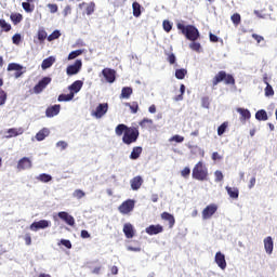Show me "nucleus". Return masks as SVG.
Wrapping results in <instances>:
<instances>
[{
  "label": "nucleus",
  "instance_id": "obj_42",
  "mask_svg": "<svg viewBox=\"0 0 277 277\" xmlns=\"http://www.w3.org/2000/svg\"><path fill=\"white\" fill-rule=\"evenodd\" d=\"M226 129H228V121H224L219 128H217V135L222 136L226 133Z\"/></svg>",
  "mask_w": 277,
  "mask_h": 277
},
{
  "label": "nucleus",
  "instance_id": "obj_62",
  "mask_svg": "<svg viewBox=\"0 0 277 277\" xmlns=\"http://www.w3.org/2000/svg\"><path fill=\"white\" fill-rule=\"evenodd\" d=\"M200 43H198V42H193V43H190L189 44V48L193 50V51H200Z\"/></svg>",
  "mask_w": 277,
  "mask_h": 277
},
{
  "label": "nucleus",
  "instance_id": "obj_19",
  "mask_svg": "<svg viewBox=\"0 0 277 277\" xmlns=\"http://www.w3.org/2000/svg\"><path fill=\"white\" fill-rule=\"evenodd\" d=\"M160 217L161 220H164V222L169 223V228H174V224H176L174 215H172L170 212H162Z\"/></svg>",
  "mask_w": 277,
  "mask_h": 277
},
{
  "label": "nucleus",
  "instance_id": "obj_46",
  "mask_svg": "<svg viewBox=\"0 0 277 277\" xmlns=\"http://www.w3.org/2000/svg\"><path fill=\"white\" fill-rule=\"evenodd\" d=\"M79 55H83V50H76L69 53L68 60H76Z\"/></svg>",
  "mask_w": 277,
  "mask_h": 277
},
{
  "label": "nucleus",
  "instance_id": "obj_3",
  "mask_svg": "<svg viewBox=\"0 0 277 277\" xmlns=\"http://www.w3.org/2000/svg\"><path fill=\"white\" fill-rule=\"evenodd\" d=\"M224 81L225 85H235V77L230 74H226L225 70L219 71L212 79V85L215 87Z\"/></svg>",
  "mask_w": 277,
  "mask_h": 277
},
{
  "label": "nucleus",
  "instance_id": "obj_59",
  "mask_svg": "<svg viewBox=\"0 0 277 277\" xmlns=\"http://www.w3.org/2000/svg\"><path fill=\"white\" fill-rule=\"evenodd\" d=\"M68 14H72V8L70 5H66L63 10V16L66 18Z\"/></svg>",
  "mask_w": 277,
  "mask_h": 277
},
{
  "label": "nucleus",
  "instance_id": "obj_26",
  "mask_svg": "<svg viewBox=\"0 0 277 277\" xmlns=\"http://www.w3.org/2000/svg\"><path fill=\"white\" fill-rule=\"evenodd\" d=\"M225 189L229 198H232L233 200H237V198H239V188L226 186Z\"/></svg>",
  "mask_w": 277,
  "mask_h": 277
},
{
  "label": "nucleus",
  "instance_id": "obj_56",
  "mask_svg": "<svg viewBox=\"0 0 277 277\" xmlns=\"http://www.w3.org/2000/svg\"><path fill=\"white\" fill-rule=\"evenodd\" d=\"M214 175H215V182L216 183H220V182L224 181V174L222 173V171H215Z\"/></svg>",
  "mask_w": 277,
  "mask_h": 277
},
{
  "label": "nucleus",
  "instance_id": "obj_9",
  "mask_svg": "<svg viewBox=\"0 0 277 277\" xmlns=\"http://www.w3.org/2000/svg\"><path fill=\"white\" fill-rule=\"evenodd\" d=\"M51 83V77H43L35 87H34V93L35 94H40L47 85Z\"/></svg>",
  "mask_w": 277,
  "mask_h": 277
},
{
  "label": "nucleus",
  "instance_id": "obj_4",
  "mask_svg": "<svg viewBox=\"0 0 277 277\" xmlns=\"http://www.w3.org/2000/svg\"><path fill=\"white\" fill-rule=\"evenodd\" d=\"M137 137H140V130L135 127H130V129L123 134L122 142L127 144V146H131V144H135L137 142Z\"/></svg>",
  "mask_w": 277,
  "mask_h": 277
},
{
  "label": "nucleus",
  "instance_id": "obj_7",
  "mask_svg": "<svg viewBox=\"0 0 277 277\" xmlns=\"http://www.w3.org/2000/svg\"><path fill=\"white\" fill-rule=\"evenodd\" d=\"M214 213H217V205L215 203L208 205L201 212L202 220H211Z\"/></svg>",
  "mask_w": 277,
  "mask_h": 277
},
{
  "label": "nucleus",
  "instance_id": "obj_27",
  "mask_svg": "<svg viewBox=\"0 0 277 277\" xmlns=\"http://www.w3.org/2000/svg\"><path fill=\"white\" fill-rule=\"evenodd\" d=\"M53 64H55V57L49 56L42 61L41 68L42 70H47V68H51Z\"/></svg>",
  "mask_w": 277,
  "mask_h": 277
},
{
  "label": "nucleus",
  "instance_id": "obj_11",
  "mask_svg": "<svg viewBox=\"0 0 277 277\" xmlns=\"http://www.w3.org/2000/svg\"><path fill=\"white\" fill-rule=\"evenodd\" d=\"M214 262L216 263L217 267H220V269H226V255H224V253L221 251L215 253Z\"/></svg>",
  "mask_w": 277,
  "mask_h": 277
},
{
  "label": "nucleus",
  "instance_id": "obj_50",
  "mask_svg": "<svg viewBox=\"0 0 277 277\" xmlns=\"http://www.w3.org/2000/svg\"><path fill=\"white\" fill-rule=\"evenodd\" d=\"M170 142H176L177 144H181L183 142H185V137L184 136H181L179 134H175L173 135L171 138H170Z\"/></svg>",
  "mask_w": 277,
  "mask_h": 277
},
{
  "label": "nucleus",
  "instance_id": "obj_34",
  "mask_svg": "<svg viewBox=\"0 0 277 277\" xmlns=\"http://www.w3.org/2000/svg\"><path fill=\"white\" fill-rule=\"evenodd\" d=\"M10 19L12 21L13 25H18V23L23 22V14H21V13H11Z\"/></svg>",
  "mask_w": 277,
  "mask_h": 277
},
{
  "label": "nucleus",
  "instance_id": "obj_51",
  "mask_svg": "<svg viewBox=\"0 0 277 277\" xmlns=\"http://www.w3.org/2000/svg\"><path fill=\"white\" fill-rule=\"evenodd\" d=\"M264 92L265 96H274V88L272 87V84H266Z\"/></svg>",
  "mask_w": 277,
  "mask_h": 277
},
{
  "label": "nucleus",
  "instance_id": "obj_15",
  "mask_svg": "<svg viewBox=\"0 0 277 277\" xmlns=\"http://www.w3.org/2000/svg\"><path fill=\"white\" fill-rule=\"evenodd\" d=\"M81 88H83V81L81 80H76L74 83H71L68 87V90L70 91L69 93L75 96V94H78V92H81Z\"/></svg>",
  "mask_w": 277,
  "mask_h": 277
},
{
  "label": "nucleus",
  "instance_id": "obj_36",
  "mask_svg": "<svg viewBox=\"0 0 277 277\" xmlns=\"http://www.w3.org/2000/svg\"><path fill=\"white\" fill-rule=\"evenodd\" d=\"M75 98V95H72V93L69 94H61L58 95L57 101L60 103H68V101H72Z\"/></svg>",
  "mask_w": 277,
  "mask_h": 277
},
{
  "label": "nucleus",
  "instance_id": "obj_21",
  "mask_svg": "<svg viewBox=\"0 0 277 277\" xmlns=\"http://www.w3.org/2000/svg\"><path fill=\"white\" fill-rule=\"evenodd\" d=\"M123 233L127 239H133L135 237V229L131 223H126L123 225Z\"/></svg>",
  "mask_w": 277,
  "mask_h": 277
},
{
  "label": "nucleus",
  "instance_id": "obj_64",
  "mask_svg": "<svg viewBox=\"0 0 277 277\" xmlns=\"http://www.w3.org/2000/svg\"><path fill=\"white\" fill-rule=\"evenodd\" d=\"M24 240H25L26 246H31V234H26L24 236Z\"/></svg>",
  "mask_w": 277,
  "mask_h": 277
},
{
  "label": "nucleus",
  "instance_id": "obj_28",
  "mask_svg": "<svg viewBox=\"0 0 277 277\" xmlns=\"http://www.w3.org/2000/svg\"><path fill=\"white\" fill-rule=\"evenodd\" d=\"M130 128L131 127H128L127 124L120 123L116 127L115 133L120 137L121 135H124V133L128 132Z\"/></svg>",
  "mask_w": 277,
  "mask_h": 277
},
{
  "label": "nucleus",
  "instance_id": "obj_14",
  "mask_svg": "<svg viewBox=\"0 0 277 277\" xmlns=\"http://www.w3.org/2000/svg\"><path fill=\"white\" fill-rule=\"evenodd\" d=\"M60 220H63V222L67 223L68 226H75V217L66 211L58 212Z\"/></svg>",
  "mask_w": 277,
  "mask_h": 277
},
{
  "label": "nucleus",
  "instance_id": "obj_10",
  "mask_svg": "<svg viewBox=\"0 0 277 277\" xmlns=\"http://www.w3.org/2000/svg\"><path fill=\"white\" fill-rule=\"evenodd\" d=\"M81 66H83V63H81V60H77L75 64L69 65L66 69V74L69 77H72V75H77L79 70H81Z\"/></svg>",
  "mask_w": 277,
  "mask_h": 277
},
{
  "label": "nucleus",
  "instance_id": "obj_54",
  "mask_svg": "<svg viewBox=\"0 0 277 277\" xmlns=\"http://www.w3.org/2000/svg\"><path fill=\"white\" fill-rule=\"evenodd\" d=\"M48 9L50 11L51 14H55L57 13V11L60 10V8L57 6V4H53V3H49L48 4Z\"/></svg>",
  "mask_w": 277,
  "mask_h": 277
},
{
  "label": "nucleus",
  "instance_id": "obj_38",
  "mask_svg": "<svg viewBox=\"0 0 277 277\" xmlns=\"http://www.w3.org/2000/svg\"><path fill=\"white\" fill-rule=\"evenodd\" d=\"M138 124L141 129H148V127H153V119L144 118Z\"/></svg>",
  "mask_w": 277,
  "mask_h": 277
},
{
  "label": "nucleus",
  "instance_id": "obj_23",
  "mask_svg": "<svg viewBox=\"0 0 277 277\" xmlns=\"http://www.w3.org/2000/svg\"><path fill=\"white\" fill-rule=\"evenodd\" d=\"M264 248L266 254H272L274 252V240L272 239L271 236L264 239Z\"/></svg>",
  "mask_w": 277,
  "mask_h": 277
},
{
  "label": "nucleus",
  "instance_id": "obj_29",
  "mask_svg": "<svg viewBox=\"0 0 277 277\" xmlns=\"http://www.w3.org/2000/svg\"><path fill=\"white\" fill-rule=\"evenodd\" d=\"M131 94H133V88L123 87L119 98H131Z\"/></svg>",
  "mask_w": 277,
  "mask_h": 277
},
{
  "label": "nucleus",
  "instance_id": "obj_6",
  "mask_svg": "<svg viewBox=\"0 0 277 277\" xmlns=\"http://www.w3.org/2000/svg\"><path fill=\"white\" fill-rule=\"evenodd\" d=\"M109 111V104L102 103L96 106L94 110H92L91 116H94V118L101 119L105 114Z\"/></svg>",
  "mask_w": 277,
  "mask_h": 277
},
{
  "label": "nucleus",
  "instance_id": "obj_45",
  "mask_svg": "<svg viewBox=\"0 0 277 277\" xmlns=\"http://www.w3.org/2000/svg\"><path fill=\"white\" fill-rule=\"evenodd\" d=\"M62 36V32L60 30H54L50 36H48V42H53V40H57Z\"/></svg>",
  "mask_w": 277,
  "mask_h": 277
},
{
  "label": "nucleus",
  "instance_id": "obj_16",
  "mask_svg": "<svg viewBox=\"0 0 277 277\" xmlns=\"http://www.w3.org/2000/svg\"><path fill=\"white\" fill-rule=\"evenodd\" d=\"M130 185H131V189H133V192H137V189H140V187H142V185H144V179H142V176H140V175L134 176L130 181Z\"/></svg>",
  "mask_w": 277,
  "mask_h": 277
},
{
  "label": "nucleus",
  "instance_id": "obj_48",
  "mask_svg": "<svg viewBox=\"0 0 277 277\" xmlns=\"http://www.w3.org/2000/svg\"><path fill=\"white\" fill-rule=\"evenodd\" d=\"M162 27L167 31V34H170L172 31V23H170V21L168 19H164L162 22Z\"/></svg>",
  "mask_w": 277,
  "mask_h": 277
},
{
  "label": "nucleus",
  "instance_id": "obj_43",
  "mask_svg": "<svg viewBox=\"0 0 277 277\" xmlns=\"http://www.w3.org/2000/svg\"><path fill=\"white\" fill-rule=\"evenodd\" d=\"M38 181H41V183H49L53 181V177L47 173H42L38 176Z\"/></svg>",
  "mask_w": 277,
  "mask_h": 277
},
{
  "label": "nucleus",
  "instance_id": "obj_31",
  "mask_svg": "<svg viewBox=\"0 0 277 277\" xmlns=\"http://www.w3.org/2000/svg\"><path fill=\"white\" fill-rule=\"evenodd\" d=\"M0 29L8 34V31H12V25L8 23L4 18H0Z\"/></svg>",
  "mask_w": 277,
  "mask_h": 277
},
{
  "label": "nucleus",
  "instance_id": "obj_17",
  "mask_svg": "<svg viewBox=\"0 0 277 277\" xmlns=\"http://www.w3.org/2000/svg\"><path fill=\"white\" fill-rule=\"evenodd\" d=\"M62 109V106L60 104H56L54 106H50L45 110L47 118H53L60 114V110Z\"/></svg>",
  "mask_w": 277,
  "mask_h": 277
},
{
  "label": "nucleus",
  "instance_id": "obj_39",
  "mask_svg": "<svg viewBox=\"0 0 277 277\" xmlns=\"http://www.w3.org/2000/svg\"><path fill=\"white\" fill-rule=\"evenodd\" d=\"M186 75H187V69H185V68H181V69L175 70L176 79L183 80V79H185Z\"/></svg>",
  "mask_w": 277,
  "mask_h": 277
},
{
  "label": "nucleus",
  "instance_id": "obj_61",
  "mask_svg": "<svg viewBox=\"0 0 277 277\" xmlns=\"http://www.w3.org/2000/svg\"><path fill=\"white\" fill-rule=\"evenodd\" d=\"M61 243H62V246H64L68 250H70V248H72V243L70 242V240L62 239Z\"/></svg>",
  "mask_w": 277,
  "mask_h": 277
},
{
  "label": "nucleus",
  "instance_id": "obj_30",
  "mask_svg": "<svg viewBox=\"0 0 277 277\" xmlns=\"http://www.w3.org/2000/svg\"><path fill=\"white\" fill-rule=\"evenodd\" d=\"M142 151H143V149L141 146L133 147V149L130 154V159H132V160L140 159Z\"/></svg>",
  "mask_w": 277,
  "mask_h": 277
},
{
  "label": "nucleus",
  "instance_id": "obj_35",
  "mask_svg": "<svg viewBox=\"0 0 277 277\" xmlns=\"http://www.w3.org/2000/svg\"><path fill=\"white\" fill-rule=\"evenodd\" d=\"M255 118L259 120V121H263L265 122V120H268V117H267V111H265V109H260L255 113Z\"/></svg>",
  "mask_w": 277,
  "mask_h": 277
},
{
  "label": "nucleus",
  "instance_id": "obj_1",
  "mask_svg": "<svg viewBox=\"0 0 277 277\" xmlns=\"http://www.w3.org/2000/svg\"><path fill=\"white\" fill-rule=\"evenodd\" d=\"M176 28L179 29V31H181L183 36H185L186 40H190V42H196V40L200 38V31L194 25L185 26V24L179 22L176 24Z\"/></svg>",
  "mask_w": 277,
  "mask_h": 277
},
{
  "label": "nucleus",
  "instance_id": "obj_2",
  "mask_svg": "<svg viewBox=\"0 0 277 277\" xmlns=\"http://www.w3.org/2000/svg\"><path fill=\"white\" fill-rule=\"evenodd\" d=\"M192 176L195 181H207L209 179V169L205 162L199 161L195 164Z\"/></svg>",
  "mask_w": 277,
  "mask_h": 277
},
{
  "label": "nucleus",
  "instance_id": "obj_55",
  "mask_svg": "<svg viewBox=\"0 0 277 277\" xmlns=\"http://www.w3.org/2000/svg\"><path fill=\"white\" fill-rule=\"evenodd\" d=\"M201 105H202V107H205V109H209L211 102L209 101L208 96H205L201 98Z\"/></svg>",
  "mask_w": 277,
  "mask_h": 277
},
{
  "label": "nucleus",
  "instance_id": "obj_44",
  "mask_svg": "<svg viewBox=\"0 0 277 277\" xmlns=\"http://www.w3.org/2000/svg\"><path fill=\"white\" fill-rule=\"evenodd\" d=\"M6 70H9V71H12V70H23V67H22V65L21 64H18V63H10L9 65H8V68H6Z\"/></svg>",
  "mask_w": 277,
  "mask_h": 277
},
{
  "label": "nucleus",
  "instance_id": "obj_47",
  "mask_svg": "<svg viewBox=\"0 0 277 277\" xmlns=\"http://www.w3.org/2000/svg\"><path fill=\"white\" fill-rule=\"evenodd\" d=\"M74 198H77L78 200H81V198L85 197V192H83L82 189H76L72 193Z\"/></svg>",
  "mask_w": 277,
  "mask_h": 277
},
{
  "label": "nucleus",
  "instance_id": "obj_53",
  "mask_svg": "<svg viewBox=\"0 0 277 277\" xmlns=\"http://www.w3.org/2000/svg\"><path fill=\"white\" fill-rule=\"evenodd\" d=\"M22 8H23V10H25V12H34V5L31 6L29 1L23 2Z\"/></svg>",
  "mask_w": 277,
  "mask_h": 277
},
{
  "label": "nucleus",
  "instance_id": "obj_63",
  "mask_svg": "<svg viewBox=\"0 0 277 277\" xmlns=\"http://www.w3.org/2000/svg\"><path fill=\"white\" fill-rule=\"evenodd\" d=\"M212 161H222V156L217 151H214L212 154Z\"/></svg>",
  "mask_w": 277,
  "mask_h": 277
},
{
  "label": "nucleus",
  "instance_id": "obj_20",
  "mask_svg": "<svg viewBox=\"0 0 277 277\" xmlns=\"http://www.w3.org/2000/svg\"><path fill=\"white\" fill-rule=\"evenodd\" d=\"M145 232L147 233V235H159V233H163V226H161L160 224L149 225L145 228Z\"/></svg>",
  "mask_w": 277,
  "mask_h": 277
},
{
  "label": "nucleus",
  "instance_id": "obj_52",
  "mask_svg": "<svg viewBox=\"0 0 277 277\" xmlns=\"http://www.w3.org/2000/svg\"><path fill=\"white\" fill-rule=\"evenodd\" d=\"M189 174H192V169H189V167H186L181 171V176H183V179H189Z\"/></svg>",
  "mask_w": 277,
  "mask_h": 277
},
{
  "label": "nucleus",
  "instance_id": "obj_13",
  "mask_svg": "<svg viewBox=\"0 0 277 277\" xmlns=\"http://www.w3.org/2000/svg\"><path fill=\"white\" fill-rule=\"evenodd\" d=\"M51 226V221L41 220L39 222H34L30 225V230H40V228H49Z\"/></svg>",
  "mask_w": 277,
  "mask_h": 277
},
{
  "label": "nucleus",
  "instance_id": "obj_18",
  "mask_svg": "<svg viewBox=\"0 0 277 277\" xmlns=\"http://www.w3.org/2000/svg\"><path fill=\"white\" fill-rule=\"evenodd\" d=\"M25 130L23 128H11L6 131V138L10 140L11 137H18V135H23Z\"/></svg>",
  "mask_w": 277,
  "mask_h": 277
},
{
  "label": "nucleus",
  "instance_id": "obj_40",
  "mask_svg": "<svg viewBox=\"0 0 277 277\" xmlns=\"http://www.w3.org/2000/svg\"><path fill=\"white\" fill-rule=\"evenodd\" d=\"M232 23H234L235 27L241 25V15L239 13H235L230 17Z\"/></svg>",
  "mask_w": 277,
  "mask_h": 277
},
{
  "label": "nucleus",
  "instance_id": "obj_57",
  "mask_svg": "<svg viewBox=\"0 0 277 277\" xmlns=\"http://www.w3.org/2000/svg\"><path fill=\"white\" fill-rule=\"evenodd\" d=\"M168 55V62H169V64H176V55H174V53H169V54H167Z\"/></svg>",
  "mask_w": 277,
  "mask_h": 277
},
{
  "label": "nucleus",
  "instance_id": "obj_8",
  "mask_svg": "<svg viewBox=\"0 0 277 277\" xmlns=\"http://www.w3.org/2000/svg\"><path fill=\"white\" fill-rule=\"evenodd\" d=\"M31 168H34V163L29 157H23L17 161V170L19 172L23 170H31Z\"/></svg>",
  "mask_w": 277,
  "mask_h": 277
},
{
  "label": "nucleus",
  "instance_id": "obj_12",
  "mask_svg": "<svg viewBox=\"0 0 277 277\" xmlns=\"http://www.w3.org/2000/svg\"><path fill=\"white\" fill-rule=\"evenodd\" d=\"M102 75L108 83H114V81H116V70L111 68H104Z\"/></svg>",
  "mask_w": 277,
  "mask_h": 277
},
{
  "label": "nucleus",
  "instance_id": "obj_49",
  "mask_svg": "<svg viewBox=\"0 0 277 277\" xmlns=\"http://www.w3.org/2000/svg\"><path fill=\"white\" fill-rule=\"evenodd\" d=\"M180 92H181V94L176 95L174 97V101H177V102L183 101V95L185 94V84L180 85Z\"/></svg>",
  "mask_w": 277,
  "mask_h": 277
},
{
  "label": "nucleus",
  "instance_id": "obj_22",
  "mask_svg": "<svg viewBox=\"0 0 277 277\" xmlns=\"http://www.w3.org/2000/svg\"><path fill=\"white\" fill-rule=\"evenodd\" d=\"M236 111L240 114L241 122H246V120H250V118H252V114L248 108H237Z\"/></svg>",
  "mask_w": 277,
  "mask_h": 277
},
{
  "label": "nucleus",
  "instance_id": "obj_24",
  "mask_svg": "<svg viewBox=\"0 0 277 277\" xmlns=\"http://www.w3.org/2000/svg\"><path fill=\"white\" fill-rule=\"evenodd\" d=\"M3 79L0 78V107H3L5 103H8V92H5L3 89Z\"/></svg>",
  "mask_w": 277,
  "mask_h": 277
},
{
  "label": "nucleus",
  "instance_id": "obj_5",
  "mask_svg": "<svg viewBox=\"0 0 277 277\" xmlns=\"http://www.w3.org/2000/svg\"><path fill=\"white\" fill-rule=\"evenodd\" d=\"M133 209H135V201L132 199H128L126 201H123L119 207H118V211L122 214V215H129V213H131V211H133Z\"/></svg>",
  "mask_w": 277,
  "mask_h": 277
},
{
  "label": "nucleus",
  "instance_id": "obj_60",
  "mask_svg": "<svg viewBox=\"0 0 277 277\" xmlns=\"http://www.w3.org/2000/svg\"><path fill=\"white\" fill-rule=\"evenodd\" d=\"M12 42L13 44H21V34H15L13 37H12Z\"/></svg>",
  "mask_w": 277,
  "mask_h": 277
},
{
  "label": "nucleus",
  "instance_id": "obj_37",
  "mask_svg": "<svg viewBox=\"0 0 277 277\" xmlns=\"http://www.w3.org/2000/svg\"><path fill=\"white\" fill-rule=\"evenodd\" d=\"M126 107H130L131 114H137L140 111V104L137 102L126 103Z\"/></svg>",
  "mask_w": 277,
  "mask_h": 277
},
{
  "label": "nucleus",
  "instance_id": "obj_25",
  "mask_svg": "<svg viewBox=\"0 0 277 277\" xmlns=\"http://www.w3.org/2000/svg\"><path fill=\"white\" fill-rule=\"evenodd\" d=\"M51 131L49 128H43L41 129L37 134H36V140L37 142H42L44 138L49 137Z\"/></svg>",
  "mask_w": 277,
  "mask_h": 277
},
{
  "label": "nucleus",
  "instance_id": "obj_33",
  "mask_svg": "<svg viewBox=\"0 0 277 277\" xmlns=\"http://www.w3.org/2000/svg\"><path fill=\"white\" fill-rule=\"evenodd\" d=\"M37 38L39 40V42H44L45 40H48L49 35L47 34V30H44V28H39L38 32H37Z\"/></svg>",
  "mask_w": 277,
  "mask_h": 277
},
{
  "label": "nucleus",
  "instance_id": "obj_32",
  "mask_svg": "<svg viewBox=\"0 0 277 277\" xmlns=\"http://www.w3.org/2000/svg\"><path fill=\"white\" fill-rule=\"evenodd\" d=\"M132 10L133 16H135V18H140V16H142V5H140L138 2H133Z\"/></svg>",
  "mask_w": 277,
  "mask_h": 277
},
{
  "label": "nucleus",
  "instance_id": "obj_41",
  "mask_svg": "<svg viewBox=\"0 0 277 277\" xmlns=\"http://www.w3.org/2000/svg\"><path fill=\"white\" fill-rule=\"evenodd\" d=\"M94 10H96V3L90 2L85 8L87 16H91V14H94Z\"/></svg>",
  "mask_w": 277,
  "mask_h": 277
},
{
  "label": "nucleus",
  "instance_id": "obj_58",
  "mask_svg": "<svg viewBox=\"0 0 277 277\" xmlns=\"http://www.w3.org/2000/svg\"><path fill=\"white\" fill-rule=\"evenodd\" d=\"M56 146L61 148V150H66V148H68V143H66V141H60L56 143Z\"/></svg>",
  "mask_w": 277,
  "mask_h": 277
}]
</instances>
